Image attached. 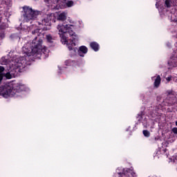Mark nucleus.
<instances>
[{
  "label": "nucleus",
  "instance_id": "nucleus-1",
  "mask_svg": "<svg viewBox=\"0 0 177 177\" xmlns=\"http://www.w3.org/2000/svg\"><path fill=\"white\" fill-rule=\"evenodd\" d=\"M57 30L61 37V41L63 44L67 46L68 49L71 51V57L75 55L77 49V48H73L75 46V39L73 40L67 39L64 35V34L68 32L71 37H75V34L73 31V30H75L74 25L66 24L64 26L63 24H59L57 26Z\"/></svg>",
  "mask_w": 177,
  "mask_h": 177
},
{
  "label": "nucleus",
  "instance_id": "nucleus-2",
  "mask_svg": "<svg viewBox=\"0 0 177 177\" xmlns=\"http://www.w3.org/2000/svg\"><path fill=\"white\" fill-rule=\"evenodd\" d=\"M43 40L39 37H36L32 41L30 48L29 43L24 45L22 48L23 53L24 54V57L28 58L30 56H32L37 53H43L44 54L48 53V50L42 46Z\"/></svg>",
  "mask_w": 177,
  "mask_h": 177
},
{
  "label": "nucleus",
  "instance_id": "nucleus-3",
  "mask_svg": "<svg viewBox=\"0 0 177 177\" xmlns=\"http://www.w3.org/2000/svg\"><path fill=\"white\" fill-rule=\"evenodd\" d=\"M22 9L24 21L26 22L35 21L39 14V11L32 10V8L27 6H24Z\"/></svg>",
  "mask_w": 177,
  "mask_h": 177
},
{
  "label": "nucleus",
  "instance_id": "nucleus-4",
  "mask_svg": "<svg viewBox=\"0 0 177 177\" xmlns=\"http://www.w3.org/2000/svg\"><path fill=\"white\" fill-rule=\"evenodd\" d=\"M57 17V21H65L67 19V12H63L59 13H55V15H47L46 19H44L42 20V25L45 26H48L50 25V21H53V23H55V19L54 18Z\"/></svg>",
  "mask_w": 177,
  "mask_h": 177
},
{
  "label": "nucleus",
  "instance_id": "nucleus-5",
  "mask_svg": "<svg viewBox=\"0 0 177 177\" xmlns=\"http://www.w3.org/2000/svg\"><path fill=\"white\" fill-rule=\"evenodd\" d=\"M126 176L129 177H137L136 173L133 171V169H124L120 167L116 169L115 174V177H124Z\"/></svg>",
  "mask_w": 177,
  "mask_h": 177
},
{
  "label": "nucleus",
  "instance_id": "nucleus-6",
  "mask_svg": "<svg viewBox=\"0 0 177 177\" xmlns=\"http://www.w3.org/2000/svg\"><path fill=\"white\" fill-rule=\"evenodd\" d=\"M26 89V86L25 85L22 84H19L17 86V88H16V91L17 92L15 93V97H18L19 96V93L21 92V91H25Z\"/></svg>",
  "mask_w": 177,
  "mask_h": 177
},
{
  "label": "nucleus",
  "instance_id": "nucleus-7",
  "mask_svg": "<svg viewBox=\"0 0 177 177\" xmlns=\"http://www.w3.org/2000/svg\"><path fill=\"white\" fill-rule=\"evenodd\" d=\"M87 51H88L87 48L84 46H80V49L78 50V54L80 57H83L84 55H82V54H86Z\"/></svg>",
  "mask_w": 177,
  "mask_h": 177
},
{
  "label": "nucleus",
  "instance_id": "nucleus-8",
  "mask_svg": "<svg viewBox=\"0 0 177 177\" xmlns=\"http://www.w3.org/2000/svg\"><path fill=\"white\" fill-rule=\"evenodd\" d=\"M2 5L4 6L7 10H9L10 8H12V1L11 0H2L1 1Z\"/></svg>",
  "mask_w": 177,
  "mask_h": 177
},
{
  "label": "nucleus",
  "instance_id": "nucleus-9",
  "mask_svg": "<svg viewBox=\"0 0 177 177\" xmlns=\"http://www.w3.org/2000/svg\"><path fill=\"white\" fill-rule=\"evenodd\" d=\"M91 48L95 51L97 52L99 50V45L96 42H91Z\"/></svg>",
  "mask_w": 177,
  "mask_h": 177
},
{
  "label": "nucleus",
  "instance_id": "nucleus-10",
  "mask_svg": "<svg viewBox=\"0 0 177 177\" xmlns=\"http://www.w3.org/2000/svg\"><path fill=\"white\" fill-rule=\"evenodd\" d=\"M160 82H161L160 76L158 75L154 82V86L158 88L160 84Z\"/></svg>",
  "mask_w": 177,
  "mask_h": 177
},
{
  "label": "nucleus",
  "instance_id": "nucleus-11",
  "mask_svg": "<svg viewBox=\"0 0 177 177\" xmlns=\"http://www.w3.org/2000/svg\"><path fill=\"white\" fill-rule=\"evenodd\" d=\"M13 93L12 91H10L9 92L7 91L6 93L3 94V97L4 98H8L9 97H12V95H13V93Z\"/></svg>",
  "mask_w": 177,
  "mask_h": 177
},
{
  "label": "nucleus",
  "instance_id": "nucleus-12",
  "mask_svg": "<svg viewBox=\"0 0 177 177\" xmlns=\"http://www.w3.org/2000/svg\"><path fill=\"white\" fill-rule=\"evenodd\" d=\"M68 22L70 24H68V26H75V29H76V26H75V22L71 18H68Z\"/></svg>",
  "mask_w": 177,
  "mask_h": 177
},
{
  "label": "nucleus",
  "instance_id": "nucleus-13",
  "mask_svg": "<svg viewBox=\"0 0 177 177\" xmlns=\"http://www.w3.org/2000/svg\"><path fill=\"white\" fill-rule=\"evenodd\" d=\"M73 4H74V3L72 1H68L66 2V6L67 8L73 7Z\"/></svg>",
  "mask_w": 177,
  "mask_h": 177
},
{
  "label": "nucleus",
  "instance_id": "nucleus-14",
  "mask_svg": "<svg viewBox=\"0 0 177 177\" xmlns=\"http://www.w3.org/2000/svg\"><path fill=\"white\" fill-rule=\"evenodd\" d=\"M5 39V32L3 30H0V40Z\"/></svg>",
  "mask_w": 177,
  "mask_h": 177
},
{
  "label": "nucleus",
  "instance_id": "nucleus-15",
  "mask_svg": "<svg viewBox=\"0 0 177 177\" xmlns=\"http://www.w3.org/2000/svg\"><path fill=\"white\" fill-rule=\"evenodd\" d=\"M143 135L147 137V138H149L150 136V133L149 131L147 130H144L143 131Z\"/></svg>",
  "mask_w": 177,
  "mask_h": 177
},
{
  "label": "nucleus",
  "instance_id": "nucleus-16",
  "mask_svg": "<svg viewBox=\"0 0 177 177\" xmlns=\"http://www.w3.org/2000/svg\"><path fill=\"white\" fill-rule=\"evenodd\" d=\"M8 28V25L7 24L3 23L1 26H0V29L1 30H5Z\"/></svg>",
  "mask_w": 177,
  "mask_h": 177
},
{
  "label": "nucleus",
  "instance_id": "nucleus-17",
  "mask_svg": "<svg viewBox=\"0 0 177 177\" xmlns=\"http://www.w3.org/2000/svg\"><path fill=\"white\" fill-rule=\"evenodd\" d=\"M165 5H166L167 8H171V1H170V0H166L165 1Z\"/></svg>",
  "mask_w": 177,
  "mask_h": 177
},
{
  "label": "nucleus",
  "instance_id": "nucleus-18",
  "mask_svg": "<svg viewBox=\"0 0 177 177\" xmlns=\"http://www.w3.org/2000/svg\"><path fill=\"white\" fill-rule=\"evenodd\" d=\"M4 15L6 17V21H8V18L10 17V12H6V13H4Z\"/></svg>",
  "mask_w": 177,
  "mask_h": 177
},
{
  "label": "nucleus",
  "instance_id": "nucleus-19",
  "mask_svg": "<svg viewBox=\"0 0 177 177\" xmlns=\"http://www.w3.org/2000/svg\"><path fill=\"white\" fill-rule=\"evenodd\" d=\"M46 39H47V41H48V42H50V43H51L52 41H53V37H52L51 35H46Z\"/></svg>",
  "mask_w": 177,
  "mask_h": 177
},
{
  "label": "nucleus",
  "instance_id": "nucleus-20",
  "mask_svg": "<svg viewBox=\"0 0 177 177\" xmlns=\"http://www.w3.org/2000/svg\"><path fill=\"white\" fill-rule=\"evenodd\" d=\"M172 131L174 132V133L177 134V127L173 128Z\"/></svg>",
  "mask_w": 177,
  "mask_h": 177
},
{
  "label": "nucleus",
  "instance_id": "nucleus-21",
  "mask_svg": "<svg viewBox=\"0 0 177 177\" xmlns=\"http://www.w3.org/2000/svg\"><path fill=\"white\" fill-rule=\"evenodd\" d=\"M167 81L168 82H169L171 80V76H169V77H167Z\"/></svg>",
  "mask_w": 177,
  "mask_h": 177
},
{
  "label": "nucleus",
  "instance_id": "nucleus-22",
  "mask_svg": "<svg viewBox=\"0 0 177 177\" xmlns=\"http://www.w3.org/2000/svg\"><path fill=\"white\" fill-rule=\"evenodd\" d=\"M2 13L0 12V22L2 21Z\"/></svg>",
  "mask_w": 177,
  "mask_h": 177
},
{
  "label": "nucleus",
  "instance_id": "nucleus-23",
  "mask_svg": "<svg viewBox=\"0 0 177 177\" xmlns=\"http://www.w3.org/2000/svg\"><path fill=\"white\" fill-rule=\"evenodd\" d=\"M168 95H170L171 93V91H167Z\"/></svg>",
  "mask_w": 177,
  "mask_h": 177
},
{
  "label": "nucleus",
  "instance_id": "nucleus-24",
  "mask_svg": "<svg viewBox=\"0 0 177 177\" xmlns=\"http://www.w3.org/2000/svg\"><path fill=\"white\" fill-rule=\"evenodd\" d=\"M37 32V30H35L34 32L32 31V34H35V32Z\"/></svg>",
  "mask_w": 177,
  "mask_h": 177
},
{
  "label": "nucleus",
  "instance_id": "nucleus-25",
  "mask_svg": "<svg viewBox=\"0 0 177 177\" xmlns=\"http://www.w3.org/2000/svg\"><path fill=\"white\" fill-rule=\"evenodd\" d=\"M68 62H69V61H66V65H67V63H68Z\"/></svg>",
  "mask_w": 177,
  "mask_h": 177
},
{
  "label": "nucleus",
  "instance_id": "nucleus-26",
  "mask_svg": "<svg viewBox=\"0 0 177 177\" xmlns=\"http://www.w3.org/2000/svg\"><path fill=\"white\" fill-rule=\"evenodd\" d=\"M166 151H167V149H164V152L165 153V152H166Z\"/></svg>",
  "mask_w": 177,
  "mask_h": 177
},
{
  "label": "nucleus",
  "instance_id": "nucleus-27",
  "mask_svg": "<svg viewBox=\"0 0 177 177\" xmlns=\"http://www.w3.org/2000/svg\"><path fill=\"white\" fill-rule=\"evenodd\" d=\"M155 79V77H152V80Z\"/></svg>",
  "mask_w": 177,
  "mask_h": 177
},
{
  "label": "nucleus",
  "instance_id": "nucleus-28",
  "mask_svg": "<svg viewBox=\"0 0 177 177\" xmlns=\"http://www.w3.org/2000/svg\"><path fill=\"white\" fill-rule=\"evenodd\" d=\"M176 125L177 126V121L176 122Z\"/></svg>",
  "mask_w": 177,
  "mask_h": 177
},
{
  "label": "nucleus",
  "instance_id": "nucleus-29",
  "mask_svg": "<svg viewBox=\"0 0 177 177\" xmlns=\"http://www.w3.org/2000/svg\"><path fill=\"white\" fill-rule=\"evenodd\" d=\"M166 156H167V158H168V155L167 154H166Z\"/></svg>",
  "mask_w": 177,
  "mask_h": 177
}]
</instances>
